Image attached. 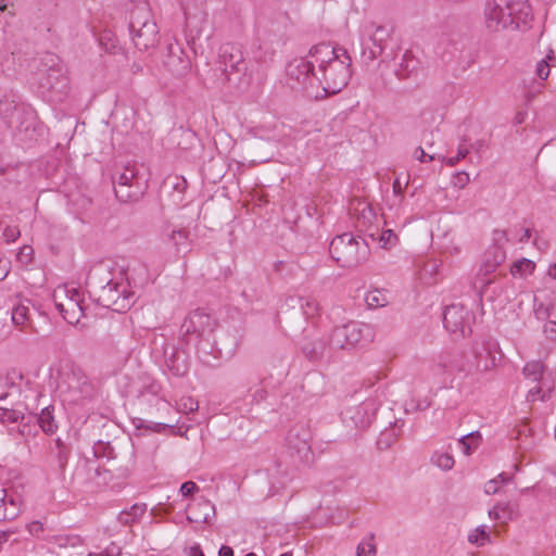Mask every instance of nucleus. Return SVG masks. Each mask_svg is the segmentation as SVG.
<instances>
[{"label": "nucleus", "mask_w": 556, "mask_h": 556, "mask_svg": "<svg viewBox=\"0 0 556 556\" xmlns=\"http://www.w3.org/2000/svg\"><path fill=\"white\" fill-rule=\"evenodd\" d=\"M318 67V86L325 96L340 92L351 78V58L346 50L333 48L328 43H320L311 49Z\"/></svg>", "instance_id": "f257e3e1"}, {"label": "nucleus", "mask_w": 556, "mask_h": 556, "mask_svg": "<svg viewBox=\"0 0 556 556\" xmlns=\"http://www.w3.org/2000/svg\"><path fill=\"white\" fill-rule=\"evenodd\" d=\"M484 24L491 31L526 29L532 21L528 0H486Z\"/></svg>", "instance_id": "f03ea898"}, {"label": "nucleus", "mask_w": 556, "mask_h": 556, "mask_svg": "<svg viewBox=\"0 0 556 556\" xmlns=\"http://www.w3.org/2000/svg\"><path fill=\"white\" fill-rule=\"evenodd\" d=\"M329 250L332 258L345 268L356 267L369 255L367 242L361 237L348 232L333 238Z\"/></svg>", "instance_id": "7ed1b4c3"}, {"label": "nucleus", "mask_w": 556, "mask_h": 556, "mask_svg": "<svg viewBox=\"0 0 556 556\" xmlns=\"http://www.w3.org/2000/svg\"><path fill=\"white\" fill-rule=\"evenodd\" d=\"M505 238L504 231L494 232V244L490 245L484 252L480 266L471 282L473 290L479 298L485 293L488 287L494 282V278L490 277L497 267L506 260V251L498 242Z\"/></svg>", "instance_id": "20e7f679"}, {"label": "nucleus", "mask_w": 556, "mask_h": 556, "mask_svg": "<svg viewBox=\"0 0 556 556\" xmlns=\"http://www.w3.org/2000/svg\"><path fill=\"white\" fill-rule=\"evenodd\" d=\"M58 388L73 403L91 399L96 394V388L89 377L75 365L62 369Z\"/></svg>", "instance_id": "39448f33"}, {"label": "nucleus", "mask_w": 556, "mask_h": 556, "mask_svg": "<svg viewBox=\"0 0 556 556\" xmlns=\"http://www.w3.org/2000/svg\"><path fill=\"white\" fill-rule=\"evenodd\" d=\"M55 308L68 324H78L85 316L83 292L73 285L58 286L52 293Z\"/></svg>", "instance_id": "423d86ee"}, {"label": "nucleus", "mask_w": 556, "mask_h": 556, "mask_svg": "<svg viewBox=\"0 0 556 556\" xmlns=\"http://www.w3.org/2000/svg\"><path fill=\"white\" fill-rule=\"evenodd\" d=\"M134 292L122 274L106 280L98 291V302L116 312H124L132 304Z\"/></svg>", "instance_id": "0eeeda50"}, {"label": "nucleus", "mask_w": 556, "mask_h": 556, "mask_svg": "<svg viewBox=\"0 0 556 556\" xmlns=\"http://www.w3.org/2000/svg\"><path fill=\"white\" fill-rule=\"evenodd\" d=\"M375 338L374 328L365 323L350 321L336 327L330 336V344L334 349H349L369 343Z\"/></svg>", "instance_id": "6e6552de"}, {"label": "nucleus", "mask_w": 556, "mask_h": 556, "mask_svg": "<svg viewBox=\"0 0 556 556\" xmlns=\"http://www.w3.org/2000/svg\"><path fill=\"white\" fill-rule=\"evenodd\" d=\"M129 28L132 42L140 51L153 48L159 41L157 25L147 10H136L132 13Z\"/></svg>", "instance_id": "1a4fd4ad"}, {"label": "nucleus", "mask_w": 556, "mask_h": 556, "mask_svg": "<svg viewBox=\"0 0 556 556\" xmlns=\"http://www.w3.org/2000/svg\"><path fill=\"white\" fill-rule=\"evenodd\" d=\"M392 28L386 25L371 23L364 28L362 38V54L367 61H374L384 52L392 38Z\"/></svg>", "instance_id": "9d476101"}, {"label": "nucleus", "mask_w": 556, "mask_h": 556, "mask_svg": "<svg viewBox=\"0 0 556 556\" xmlns=\"http://www.w3.org/2000/svg\"><path fill=\"white\" fill-rule=\"evenodd\" d=\"M316 62L314 58L298 59L289 63L287 73L291 80L294 81L293 88H301L308 92L309 96L318 97V92L314 93V87L318 86V74L315 71Z\"/></svg>", "instance_id": "9b49d317"}, {"label": "nucleus", "mask_w": 556, "mask_h": 556, "mask_svg": "<svg viewBox=\"0 0 556 556\" xmlns=\"http://www.w3.org/2000/svg\"><path fill=\"white\" fill-rule=\"evenodd\" d=\"M162 59L167 71L176 77H184L190 72V59L176 40L167 42Z\"/></svg>", "instance_id": "f8f14e48"}, {"label": "nucleus", "mask_w": 556, "mask_h": 556, "mask_svg": "<svg viewBox=\"0 0 556 556\" xmlns=\"http://www.w3.org/2000/svg\"><path fill=\"white\" fill-rule=\"evenodd\" d=\"M216 320L206 312L195 309L189 314L182 324L186 334L197 339L208 340L216 328Z\"/></svg>", "instance_id": "ddd939ff"}, {"label": "nucleus", "mask_w": 556, "mask_h": 556, "mask_svg": "<svg viewBox=\"0 0 556 556\" xmlns=\"http://www.w3.org/2000/svg\"><path fill=\"white\" fill-rule=\"evenodd\" d=\"M443 324L447 331L460 337H466L471 332L470 313L460 304H452L445 308Z\"/></svg>", "instance_id": "4468645a"}, {"label": "nucleus", "mask_w": 556, "mask_h": 556, "mask_svg": "<svg viewBox=\"0 0 556 556\" xmlns=\"http://www.w3.org/2000/svg\"><path fill=\"white\" fill-rule=\"evenodd\" d=\"M378 403L375 399H366L359 405L349 408L346 417H349L355 427L366 428L375 418L378 410Z\"/></svg>", "instance_id": "2eb2a0df"}, {"label": "nucleus", "mask_w": 556, "mask_h": 556, "mask_svg": "<svg viewBox=\"0 0 556 556\" xmlns=\"http://www.w3.org/2000/svg\"><path fill=\"white\" fill-rule=\"evenodd\" d=\"M50 62L51 66L45 74L41 86L47 89L64 91L67 88L66 71L53 55L50 56Z\"/></svg>", "instance_id": "dca6fc26"}, {"label": "nucleus", "mask_w": 556, "mask_h": 556, "mask_svg": "<svg viewBox=\"0 0 556 556\" xmlns=\"http://www.w3.org/2000/svg\"><path fill=\"white\" fill-rule=\"evenodd\" d=\"M215 516L214 504L206 498H199L187 507V519L189 522H208Z\"/></svg>", "instance_id": "f3484780"}, {"label": "nucleus", "mask_w": 556, "mask_h": 556, "mask_svg": "<svg viewBox=\"0 0 556 556\" xmlns=\"http://www.w3.org/2000/svg\"><path fill=\"white\" fill-rule=\"evenodd\" d=\"M135 178L136 170L131 166H126L124 170L118 174L115 181V194L121 201L127 202L137 197V193H131L129 190H127V188L132 187V181Z\"/></svg>", "instance_id": "a211bd4d"}, {"label": "nucleus", "mask_w": 556, "mask_h": 556, "mask_svg": "<svg viewBox=\"0 0 556 556\" xmlns=\"http://www.w3.org/2000/svg\"><path fill=\"white\" fill-rule=\"evenodd\" d=\"M226 73H241L247 70L242 52L235 47H225L220 54Z\"/></svg>", "instance_id": "6ab92c4d"}, {"label": "nucleus", "mask_w": 556, "mask_h": 556, "mask_svg": "<svg viewBox=\"0 0 556 556\" xmlns=\"http://www.w3.org/2000/svg\"><path fill=\"white\" fill-rule=\"evenodd\" d=\"M163 240L173 247L176 254L189 249V231L185 228L166 227L163 232Z\"/></svg>", "instance_id": "aec40b11"}, {"label": "nucleus", "mask_w": 556, "mask_h": 556, "mask_svg": "<svg viewBox=\"0 0 556 556\" xmlns=\"http://www.w3.org/2000/svg\"><path fill=\"white\" fill-rule=\"evenodd\" d=\"M476 368L479 371H490L497 365L496 353L491 346L481 345L475 349Z\"/></svg>", "instance_id": "412c9836"}, {"label": "nucleus", "mask_w": 556, "mask_h": 556, "mask_svg": "<svg viewBox=\"0 0 556 556\" xmlns=\"http://www.w3.org/2000/svg\"><path fill=\"white\" fill-rule=\"evenodd\" d=\"M20 513L18 500L0 488V521L14 519Z\"/></svg>", "instance_id": "4be33fe9"}, {"label": "nucleus", "mask_w": 556, "mask_h": 556, "mask_svg": "<svg viewBox=\"0 0 556 556\" xmlns=\"http://www.w3.org/2000/svg\"><path fill=\"white\" fill-rule=\"evenodd\" d=\"M351 213L356 218L357 227L361 228L369 227L376 219L375 211L364 201L352 203Z\"/></svg>", "instance_id": "5701e85b"}, {"label": "nucleus", "mask_w": 556, "mask_h": 556, "mask_svg": "<svg viewBox=\"0 0 556 556\" xmlns=\"http://www.w3.org/2000/svg\"><path fill=\"white\" fill-rule=\"evenodd\" d=\"M453 363V354L452 353H443L435 357L433 364L431 366V371L434 377H438L442 382L452 380V364Z\"/></svg>", "instance_id": "b1692460"}, {"label": "nucleus", "mask_w": 556, "mask_h": 556, "mask_svg": "<svg viewBox=\"0 0 556 556\" xmlns=\"http://www.w3.org/2000/svg\"><path fill=\"white\" fill-rule=\"evenodd\" d=\"M517 508L510 502H498L489 510V517L501 523H507L517 518Z\"/></svg>", "instance_id": "393cba45"}, {"label": "nucleus", "mask_w": 556, "mask_h": 556, "mask_svg": "<svg viewBox=\"0 0 556 556\" xmlns=\"http://www.w3.org/2000/svg\"><path fill=\"white\" fill-rule=\"evenodd\" d=\"M147 504L136 503L129 508L122 510L117 516V521L122 526H132L142 518V516L147 513Z\"/></svg>", "instance_id": "a878e982"}, {"label": "nucleus", "mask_w": 556, "mask_h": 556, "mask_svg": "<svg viewBox=\"0 0 556 556\" xmlns=\"http://www.w3.org/2000/svg\"><path fill=\"white\" fill-rule=\"evenodd\" d=\"M468 542L476 547H483L492 543L489 527L481 525L470 530L467 535Z\"/></svg>", "instance_id": "bb28decb"}, {"label": "nucleus", "mask_w": 556, "mask_h": 556, "mask_svg": "<svg viewBox=\"0 0 556 556\" xmlns=\"http://www.w3.org/2000/svg\"><path fill=\"white\" fill-rule=\"evenodd\" d=\"M419 61L413 55L410 51H405L402 55L396 75L399 78L404 79L409 77L418 68Z\"/></svg>", "instance_id": "cd10ccee"}, {"label": "nucleus", "mask_w": 556, "mask_h": 556, "mask_svg": "<svg viewBox=\"0 0 556 556\" xmlns=\"http://www.w3.org/2000/svg\"><path fill=\"white\" fill-rule=\"evenodd\" d=\"M287 440L289 446L299 454L306 455L311 451L307 431H303V437L300 438L298 432L295 433L294 430H291Z\"/></svg>", "instance_id": "c85d7f7f"}, {"label": "nucleus", "mask_w": 556, "mask_h": 556, "mask_svg": "<svg viewBox=\"0 0 556 556\" xmlns=\"http://www.w3.org/2000/svg\"><path fill=\"white\" fill-rule=\"evenodd\" d=\"M535 269V263L529 258H521L513 263L510 274L514 277H527Z\"/></svg>", "instance_id": "c756f323"}, {"label": "nucleus", "mask_w": 556, "mask_h": 556, "mask_svg": "<svg viewBox=\"0 0 556 556\" xmlns=\"http://www.w3.org/2000/svg\"><path fill=\"white\" fill-rule=\"evenodd\" d=\"M364 299L369 308H379L388 304V296L386 292L379 289L367 291Z\"/></svg>", "instance_id": "7c9ffc66"}, {"label": "nucleus", "mask_w": 556, "mask_h": 556, "mask_svg": "<svg viewBox=\"0 0 556 556\" xmlns=\"http://www.w3.org/2000/svg\"><path fill=\"white\" fill-rule=\"evenodd\" d=\"M377 546L372 533L362 539L356 547V556H376Z\"/></svg>", "instance_id": "2f4dec72"}, {"label": "nucleus", "mask_w": 556, "mask_h": 556, "mask_svg": "<svg viewBox=\"0 0 556 556\" xmlns=\"http://www.w3.org/2000/svg\"><path fill=\"white\" fill-rule=\"evenodd\" d=\"M480 440L481 434L478 431H475L463 435L458 442L463 448L464 454L470 455L472 451L478 447Z\"/></svg>", "instance_id": "473e14b6"}, {"label": "nucleus", "mask_w": 556, "mask_h": 556, "mask_svg": "<svg viewBox=\"0 0 556 556\" xmlns=\"http://www.w3.org/2000/svg\"><path fill=\"white\" fill-rule=\"evenodd\" d=\"M38 422L42 431L48 434H52L56 430L54 417L48 407L41 410L38 418Z\"/></svg>", "instance_id": "72a5a7b5"}, {"label": "nucleus", "mask_w": 556, "mask_h": 556, "mask_svg": "<svg viewBox=\"0 0 556 556\" xmlns=\"http://www.w3.org/2000/svg\"><path fill=\"white\" fill-rule=\"evenodd\" d=\"M431 462L445 471L451 470L455 464L454 457L446 452H435L431 457Z\"/></svg>", "instance_id": "f704fd0d"}, {"label": "nucleus", "mask_w": 556, "mask_h": 556, "mask_svg": "<svg viewBox=\"0 0 556 556\" xmlns=\"http://www.w3.org/2000/svg\"><path fill=\"white\" fill-rule=\"evenodd\" d=\"M51 543L58 545L59 547H75L81 544V539L75 534H58L53 535L50 540Z\"/></svg>", "instance_id": "c9c22d12"}, {"label": "nucleus", "mask_w": 556, "mask_h": 556, "mask_svg": "<svg viewBox=\"0 0 556 556\" xmlns=\"http://www.w3.org/2000/svg\"><path fill=\"white\" fill-rule=\"evenodd\" d=\"M509 480L510 477L507 473L502 472L484 484V492L486 494H496L500 492L502 485L506 484Z\"/></svg>", "instance_id": "e433bc0d"}, {"label": "nucleus", "mask_w": 556, "mask_h": 556, "mask_svg": "<svg viewBox=\"0 0 556 556\" xmlns=\"http://www.w3.org/2000/svg\"><path fill=\"white\" fill-rule=\"evenodd\" d=\"M522 372L526 378L536 382L543 375V365L541 362H528Z\"/></svg>", "instance_id": "4c0bfd02"}, {"label": "nucleus", "mask_w": 556, "mask_h": 556, "mask_svg": "<svg viewBox=\"0 0 556 556\" xmlns=\"http://www.w3.org/2000/svg\"><path fill=\"white\" fill-rule=\"evenodd\" d=\"M300 305L303 314L308 318L315 317L319 312V304L312 296L300 298Z\"/></svg>", "instance_id": "58836bf2"}, {"label": "nucleus", "mask_w": 556, "mask_h": 556, "mask_svg": "<svg viewBox=\"0 0 556 556\" xmlns=\"http://www.w3.org/2000/svg\"><path fill=\"white\" fill-rule=\"evenodd\" d=\"M28 306L24 304H17L12 309V321L15 326H25L28 321Z\"/></svg>", "instance_id": "ea45409f"}, {"label": "nucleus", "mask_w": 556, "mask_h": 556, "mask_svg": "<svg viewBox=\"0 0 556 556\" xmlns=\"http://www.w3.org/2000/svg\"><path fill=\"white\" fill-rule=\"evenodd\" d=\"M553 59H554V55H553V51L551 50L549 53L546 55V58L541 60L536 64L535 73H536L538 77H540L543 80L547 79V77L549 75V61H552Z\"/></svg>", "instance_id": "a19ab883"}, {"label": "nucleus", "mask_w": 556, "mask_h": 556, "mask_svg": "<svg viewBox=\"0 0 556 556\" xmlns=\"http://www.w3.org/2000/svg\"><path fill=\"white\" fill-rule=\"evenodd\" d=\"M469 151L466 147L459 146L456 156L445 157L438 156V160L444 162L447 166H455L460 160H464L468 155Z\"/></svg>", "instance_id": "79ce46f5"}, {"label": "nucleus", "mask_w": 556, "mask_h": 556, "mask_svg": "<svg viewBox=\"0 0 556 556\" xmlns=\"http://www.w3.org/2000/svg\"><path fill=\"white\" fill-rule=\"evenodd\" d=\"M397 236L391 230H384L379 236L380 247L383 249H390L396 244Z\"/></svg>", "instance_id": "37998d69"}, {"label": "nucleus", "mask_w": 556, "mask_h": 556, "mask_svg": "<svg viewBox=\"0 0 556 556\" xmlns=\"http://www.w3.org/2000/svg\"><path fill=\"white\" fill-rule=\"evenodd\" d=\"M122 553L121 546L116 543H110L104 549L100 552H90L87 556H119Z\"/></svg>", "instance_id": "c03bdc74"}, {"label": "nucleus", "mask_w": 556, "mask_h": 556, "mask_svg": "<svg viewBox=\"0 0 556 556\" xmlns=\"http://www.w3.org/2000/svg\"><path fill=\"white\" fill-rule=\"evenodd\" d=\"M17 110L16 105H14L11 102H5L0 105V113L2 115V118L8 123L10 126L13 125V112Z\"/></svg>", "instance_id": "a18cd8bd"}, {"label": "nucleus", "mask_w": 556, "mask_h": 556, "mask_svg": "<svg viewBox=\"0 0 556 556\" xmlns=\"http://www.w3.org/2000/svg\"><path fill=\"white\" fill-rule=\"evenodd\" d=\"M451 365H452V368H451L452 378L456 374H460V372H465L466 375L468 374V370L466 369L465 365L463 364L462 357L459 355L453 354V363Z\"/></svg>", "instance_id": "49530a36"}, {"label": "nucleus", "mask_w": 556, "mask_h": 556, "mask_svg": "<svg viewBox=\"0 0 556 556\" xmlns=\"http://www.w3.org/2000/svg\"><path fill=\"white\" fill-rule=\"evenodd\" d=\"M33 254H34V249L30 245H24L20 249V251L17 253V260L22 264H28L33 258Z\"/></svg>", "instance_id": "de8ad7c7"}, {"label": "nucleus", "mask_w": 556, "mask_h": 556, "mask_svg": "<svg viewBox=\"0 0 556 556\" xmlns=\"http://www.w3.org/2000/svg\"><path fill=\"white\" fill-rule=\"evenodd\" d=\"M538 400L545 401L546 394L542 392V389L540 386H535L531 388L527 393V401L529 402H535Z\"/></svg>", "instance_id": "09e8293b"}, {"label": "nucleus", "mask_w": 556, "mask_h": 556, "mask_svg": "<svg viewBox=\"0 0 556 556\" xmlns=\"http://www.w3.org/2000/svg\"><path fill=\"white\" fill-rule=\"evenodd\" d=\"M197 491H199V486L193 481H186L180 486V493L182 496H190Z\"/></svg>", "instance_id": "8fccbe9b"}, {"label": "nucleus", "mask_w": 556, "mask_h": 556, "mask_svg": "<svg viewBox=\"0 0 556 556\" xmlns=\"http://www.w3.org/2000/svg\"><path fill=\"white\" fill-rule=\"evenodd\" d=\"M414 157L416 160H418L419 162L421 163H425V162H429V161H433V160H437L438 156H434V155H428L424 149L421 147H418L415 149L414 151Z\"/></svg>", "instance_id": "3c124183"}, {"label": "nucleus", "mask_w": 556, "mask_h": 556, "mask_svg": "<svg viewBox=\"0 0 556 556\" xmlns=\"http://www.w3.org/2000/svg\"><path fill=\"white\" fill-rule=\"evenodd\" d=\"M3 237L7 242H14L20 237V230L16 227H7Z\"/></svg>", "instance_id": "603ef678"}, {"label": "nucleus", "mask_w": 556, "mask_h": 556, "mask_svg": "<svg viewBox=\"0 0 556 556\" xmlns=\"http://www.w3.org/2000/svg\"><path fill=\"white\" fill-rule=\"evenodd\" d=\"M180 407H182L185 412H194L198 409V402L191 397H188L181 401Z\"/></svg>", "instance_id": "864d4df0"}, {"label": "nucleus", "mask_w": 556, "mask_h": 556, "mask_svg": "<svg viewBox=\"0 0 556 556\" xmlns=\"http://www.w3.org/2000/svg\"><path fill=\"white\" fill-rule=\"evenodd\" d=\"M544 332L549 339L556 338V321L548 320L544 324Z\"/></svg>", "instance_id": "5fc2aeb1"}, {"label": "nucleus", "mask_w": 556, "mask_h": 556, "mask_svg": "<svg viewBox=\"0 0 556 556\" xmlns=\"http://www.w3.org/2000/svg\"><path fill=\"white\" fill-rule=\"evenodd\" d=\"M31 535H40L43 532V526L40 521H33L27 526Z\"/></svg>", "instance_id": "6e6d98bb"}, {"label": "nucleus", "mask_w": 556, "mask_h": 556, "mask_svg": "<svg viewBox=\"0 0 556 556\" xmlns=\"http://www.w3.org/2000/svg\"><path fill=\"white\" fill-rule=\"evenodd\" d=\"M455 178V185L458 186L459 188H464L470 180L469 174L466 172L457 173Z\"/></svg>", "instance_id": "4d7b16f0"}, {"label": "nucleus", "mask_w": 556, "mask_h": 556, "mask_svg": "<svg viewBox=\"0 0 556 556\" xmlns=\"http://www.w3.org/2000/svg\"><path fill=\"white\" fill-rule=\"evenodd\" d=\"M218 556H233V551L230 546L223 545L219 548Z\"/></svg>", "instance_id": "13d9d810"}, {"label": "nucleus", "mask_w": 556, "mask_h": 556, "mask_svg": "<svg viewBox=\"0 0 556 556\" xmlns=\"http://www.w3.org/2000/svg\"><path fill=\"white\" fill-rule=\"evenodd\" d=\"M189 556H204L199 545L191 546L188 553Z\"/></svg>", "instance_id": "bf43d9fd"}, {"label": "nucleus", "mask_w": 556, "mask_h": 556, "mask_svg": "<svg viewBox=\"0 0 556 556\" xmlns=\"http://www.w3.org/2000/svg\"><path fill=\"white\" fill-rule=\"evenodd\" d=\"M403 189L404 187L402 186V184L400 182L399 179H395L394 182H393V192L395 194H402L403 192Z\"/></svg>", "instance_id": "052dcab7"}, {"label": "nucleus", "mask_w": 556, "mask_h": 556, "mask_svg": "<svg viewBox=\"0 0 556 556\" xmlns=\"http://www.w3.org/2000/svg\"><path fill=\"white\" fill-rule=\"evenodd\" d=\"M547 275L556 280V261L548 266Z\"/></svg>", "instance_id": "680f3d73"}, {"label": "nucleus", "mask_w": 556, "mask_h": 556, "mask_svg": "<svg viewBox=\"0 0 556 556\" xmlns=\"http://www.w3.org/2000/svg\"><path fill=\"white\" fill-rule=\"evenodd\" d=\"M532 236V230L530 228H526L523 230V235L519 238L520 242L528 241Z\"/></svg>", "instance_id": "e2e57ef3"}, {"label": "nucleus", "mask_w": 556, "mask_h": 556, "mask_svg": "<svg viewBox=\"0 0 556 556\" xmlns=\"http://www.w3.org/2000/svg\"><path fill=\"white\" fill-rule=\"evenodd\" d=\"M526 115H527V114H526V113H523V112H518V113L516 114V116H515V121H516V123H518V124L523 123V121H525V118H526Z\"/></svg>", "instance_id": "0e129e2a"}, {"label": "nucleus", "mask_w": 556, "mask_h": 556, "mask_svg": "<svg viewBox=\"0 0 556 556\" xmlns=\"http://www.w3.org/2000/svg\"><path fill=\"white\" fill-rule=\"evenodd\" d=\"M186 370H187L186 365L178 366L177 368H175L174 374L177 376H182V375H185Z\"/></svg>", "instance_id": "69168bd1"}, {"label": "nucleus", "mask_w": 556, "mask_h": 556, "mask_svg": "<svg viewBox=\"0 0 556 556\" xmlns=\"http://www.w3.org/2000/svg\"><path fill=\"white\" fill-rule=\"evenodd\" d=\"M8 275V269L5 267H3L1 270H0V280L4 279Z\"/></svg>", "instance_id": "338daca9"}, {"label": "nucleus", "mask_w": 556, "mask_h": 556, "mask_svg": "<svg viewBox=\"0 0 556 556\" xmlns=\"http://www.w3.org/2000/svg\"><path fill=\"white\" fill-rule=\"evenodd\" d=\"M483 147V143L481 141H478L473 144V148L479 152Z\"/></svg>", "instance_id": "774afa93"}]
</instances>
